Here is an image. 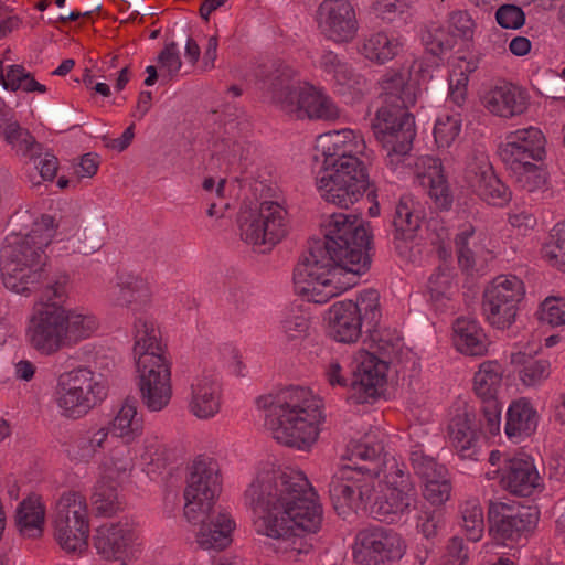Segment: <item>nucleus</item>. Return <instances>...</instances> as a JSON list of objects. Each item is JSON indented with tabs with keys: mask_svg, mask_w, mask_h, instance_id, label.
Segmentation results:
<instances>
[{
	"mask_svg": "<svg viewBox=\"0 0 565 565\" xmlns=\"http://www.w3.org/2000/svg\"><path fill=\"white\" fill-rule=\"evenodd\" d=\"M282 331L289 341L300 340L307 335L309 320L302 315H288L281 321Z\"/></svg>",
	"mask_w": 565,
	"mask_h": 565,
	"instance_id": "61",
	"label": "nucleus"
},
{
	"mask_svg": "<svg viewBox=\"0 0 565 565\" xmlns=\"http://www.w3.org/2000/svg\"><path fill=\"white\" fill-rule=\"evenodd\" d=\"M539 416L530 401L519 398L507 412L505 434L509 438L529 437L537 427Z\"/></svg>",
	"mask_w": 565,
	"mask_h": 565,
	"instance_id": "35",
	"label": "nucleus"
},
{
	"mask_svg": "<svg viewBox=\"0 0 565 565\" xmlns=\"http://www.w3.org/2000/svg\"><path fill=\"white\" fill-rule=\"evenodd\" d=\"M428 290L437 308H448L455 294L451 275L438 269L428 279Z\"/></svg>",
	"mask_w": 565,
	"mask_h": 565,
	"instance_id": "47",
	"label": "nucleus"
},
{
	"mask_svg": "<svg viewBox=\"0 0 565 565\" xmlns=\"http://www.w3.org/2000/svg\"><path fill=\"white\" fill-rule=\"evenodd\" d=\"M286 216V210L273 201L242 206L237 215L242 241L257 253L271 250L287 234Z\"/></svg>",
	"mask_w": 565,
	"mask_h": 565,
	"instance_id": "8",
	"label": "nucleus"
},
{
	"mask_svg": "<svg viewBox=\"0 0 565 565\" xmlns=\"http://www.w3.org/2000/svg\"><path fill=\"white\" fill-rule=\"evenodd\" d=\"M381 97L383 105L381 107L408 109L417 98L416 84L411 82V70L398 68L387 71L381 82Z\"/></svg>",
	"mask_w": 565,
	"mask_h": 565,
	"instance_id": "25",
	"label": "nucleus"
},
{
	"mask_svg": "<svg viewBox=\"0 0 565 565\" xmlns=\"http://www.w3.org/2000/svg\"><path fill=\"white\" fill-rule=\"evenodd\" d=\"M323 238L311 239L294 269V285L307 301L326 303L344 288L335 270L364 274L371 265L372 233L356 215L331 214L321 225Z\"/></svg>",
	"mask_w": 565,
	"mask_h": 565,
	"instance_id": "2",
	"label": "nucleus"
},
{
	"mask_svg": "<svg viewBox=\"0 0 565 565\" xmlns=\"http://www.w3.org/2000/svg\"><path fill=\"white\" fill-rule=\"evenodd\" d=\"M365 332L374 352L362 354L356 366L349 396L353 404L371 403L380 396L386 383L391 358L397 352L401 342L398 337L387 329H380L379 324L367 328Z\"/></svg>",
	"mask_w": 565,
	"mask_h": 565,
	"instance_id": "7",
	"label": "nucleus"
},
{
	"mask_svg": "<svg viewBox=\"0 0 565 565\" xmlns=\"http://www.w3.org/2000/svg\"><path fill=\"white\" fill-rule=\"evenodd\" d=\"M287 115L295 119L334 120L340 111L333 100L313 86H305L299 90L294 104H287Z\"/></svg>",
	"mask_w": 565,
	"mask_h": 565,
	"instance_id": "22",
	"label": "nucleus"
},
{
	"mask_svg": "<svg viewBox=\"0 0 565 565\" xmlns=\"http://www.w3.org/2000/svg\"><path fill=\"white\" fill-rule=\"evenodd\" d=\"M481 412L484 419V426L491 435L500 431L501 407L498 399H488L482 402Z\"/></svg>",
	"mask_w": 565,
	"mask_h": 565,
	"instance_id": "64",
	"label": "nucleus"
},
{
	"mask_svg": "<svg viewBox=\"0 0 565 565\" xmlns=\"http://www.w3.org/2000/svg\"><path fill=\"white\" fill-rule=\"evenodd\" d=\"M316 20L320 34L335 44L350 43L358 34L355 10L348 0H323Z\"/></svg>",
	"mask_w": 565,
	"mask_h": 565,
	"instance_id": "18",
	"label": "nucleus"
},
{
	"mask_svg": "<svg viewBox=\"0 0 565 565\" xmlns=\"http://www.w3.org/2000/svg\"><path fill=\"white\" fill-rule=\"evenodd\" d=\"M136 536L128 523H106L100 525L93 537L97 553L106 561L126 564Z\"/></svg>",
	"mask_w": 565,
	"mask_h": 565,
	"instance_id": "21",
	"label": "nucleus"
},
{
	"mask_svg": "<svg viewBox=\"0 0 565 565\" xmlns=\"http://www.w3.org/2000/svg\"><path fill=\"white\" fill-rule=\"evenodd\" d=\"M158 62L168 70L171 77L175 76L181 70L182 62L175 42L166 44L158 55Z\"/></svg>",
	"mask_w": 565,
	"mask_h": 565,
	"instance_id": "63",
	"label": "nucleus"
},
{
	"mask_svg": "<svg viewBox=\"0 0 565 565\" xmlns=\"http://www.w3.org/2000/svg\"><path fill=\"white\" fill-rule=\"evenodd\" d=\"M150 290L145 279L132 274L118 276L114 301L117 306L139 310L150 302Z\"/></svg>",
	"mask_w": 565,
	"mask_h": 565,
	"instance_id": "32",
	"label": "nucleus"
},
{
	"mask_svg": "<svg viewBox=\"0 0 565 565\" xmlns=\"http://www.w3.org/2000/svg\"><path fill=\"white\" fill-rule=\"evenodd\" d=\"M380 295L374 289L360 294L356 301H339L329 310L330 335L338 342L353 343L365 330L380 324Z\"/></svg>",
	"mask_w": 565,
	"mask_h": 565,
	"instance_id": "9",
	"label": "nucleus"
},
{
	"mask_svg": "<svg viewBox=\"0 0 565 565\" xmlns=\"http://www.w3.org/2000/svg\"><path fill=\"white\" fill-rule=\"evenodd\" d=\"M220 492L217 463L212 459H196L184 490V516L200 525L196 542L205 550H224L232 542L235 522L223 508L215 507Z\"/></svg>",
	"mask_w": 565,
	"mask_h": 565,
	"instance_id": "4",
	"label": "nucleus"
},
{
	"mask_svg": "<svg viewBox=\"0 0 565 565\" xmlns=\"http://www.w3.org/2000/svg\"><path fill=\"white\" fill-rule=\"evenodd\" d=\"M3 138L24 157L36 159L42 154V145L36 142L29 130L22 128L20 124H17L14 128L7 131Z\"/></svg>",
	"mask_w": 565,
	"mask_h": 565,
	"instance_id": "49",
	"label": "nucleus"
},
{
	"mask_svg": "<svg viewBox=\"0 0 565 565\" xmlns=\"http://www.w3.org/2000/svg\"><path fill=\"white\" fill-rule=\"evenodd\" d=\"M539 518L540 512L536 507L514 502H489V533L497 542L504 545L526 540L534 532Z\"/></svg>",
	"mask_w": 565,
	"mask_h": 565,
	"instance_id": "12",
	"label": "nucleus"
},
{
	"mask_svg": "<svg viewBox=\"0 0 565 565\" xmlns=\"http://www.w3.org/2000/svg\"><path fill=\"white\" fill-rule=\"evenodd\" d=\"M522 281L516 277H497L483 294V313L498 329L509 328L516 316L523 297Z\"/></svg>",
	"mask_w": 565,
	"mask_h": 565,
	"instance_id": "17",
	"label": "nucleus"
},
{
	"mask_svg": "<svg viewBox=\"0 0 565 565\" xmlns=\"http://www.w3.org/2000/svg\"><path fill=\"white\" fill-rule=\"evenodd\" d=\"M118 481L108 480L99 476L92 494V505L97 514L111 516L122 509L118 494Z\"/></svg>",
	"mask_w": 565,
	"mask_h": 565,
	"instance_id": "39",
	"label": "nucleus"
},
{
	"mask_svg": "<svg viewBox=\"0 0 565 565\" xmlns=\"http://www.w3.org/2000/svg\"><path fill=\"white\" fill-rule=\"evenodd\" d=\"M415 502L416 497L396 490L388 489V493H384L381 482L375 480V494L367 508L373 519L394 523L414 509Z\"/></svg>",
	"mask_w": 565,
	"mask_h": 565,
	"instance_id": "27",
	"label": "nucleus"
},
{
	"mask_svg": "<svg viewBox=\"0 0 565 565\" xmlns=\"http://www.w3.org/2000/svg\"><path fill=\"white\" fill-rule=\"evenodd\" d=\"M159 337L160 331L156 328L152 321L145 318H138L135 321L134 353L136 360L146 354L164 355Z\"/></svg>",
	"mask_w": 565,
	"mask_h": 565,
	"instance_id": "41",
	"label": "nucleus"
},
{
	"mask_svg": "<svg viewBox=\"0 0 565 565\" xmlns=\"http://www.w3.org/2000/svg\"><path fill=\"white\" fill-rule=\"evenodd\" d=\"M320 68L332 75L335 84L342 94L345 90H353L354 95L361 97L364 94L366 81L333 51H324L319 61Z\"/></svg>",
	"mask_w": 565,
	"mask_h": 565,
	"instance_id": "30",
	"label": "nucleus"
},
{
	"mask_svg": "<svg viewBox=\"0 0 565 565\" xmlns=\"http://www.w3.org/2000/svg\"><path fill=\"white\" fill-rule=\"evenodd\" d=\"M406 552L403 537L392 529L367 526L354 539L353 558L359 565H392Z\"/></svg>",
	"mask_w": 565,
	"mask_h": 565,
	"instance_id": "15",
	"label": "nucleus"
},
{
	"mask_svg": "<svg viewBox=\"0 0 565 565\" xmlns=\"http://www.w3.org/2000/svg\"><path fill=\"white\" fill-rule=\"evenodd\" d=\"M63 321V306L43 305L31 318L26 330L30 345L44 355L58 352L65 347Z\"/></svg>",
	"mask_w": 565,
	"mask_h": 565,
	"instance_id": "19",
	"label": "nucleus"
},
{
	"mask_svg": "<svg viewBox=\"0 0 565 565\" xmlns=\"http://www.w3.org/2000/svg\"><path fill=\"white\" fill-rule=\"evenodd\" d=\"M411 465L414 472L428 482L434 479H440L447 477V469L444 465L436 461L435 458L426 455L423 450H414L411 452Z\"/></svg>",
	"mask_w": 565,
	"mask_h": 565,
	"instance_id": "50",
	"label": "nucleus"
},
{
	"mask_svg": "<svg viewBox=\"0 0 565 565\" xmlns=\"http://www.w3.org/2000/svg\"><path fill=\"white\" fill-rule=\"evenodd\" d=\"M386 483L388 489L416 497V491L409 475L397 465L392 467V470L386 475Z\"/></svg>",
	"mask_w": 565,
	"mask_h": 565,
	"instance_id": "62",
	"label": "nucleus"
},
{
	"mask_svg": "<svg viewBox=\"0 0 565 565\" xmlns=\"http://www.w3.org/2000/svg\"><path fill=\"white\" fill-rule=\"evenodd\" d=\"M460 130V120L451 116H446L445 119L440 118L437 120L434 127V137L439 146L448 147L458 137Z\"/></svg>",
	"mask_w": 565,
	"mask_h": 565,
	"instance_id": "57",
	"label": "nucleus"
},
{
	"mask_svg": "<svg viewBox=\"0 0 565 565\" xmlns=\"http://www.w3.org/2000/svg\"><path fill=\"white\" fill-rule=\"evenodd\" d=\"M398 52L397 41L390 39L385 33H376L365 40L363 45V54L370 60L379 64L391 61Z\"/></svg>",
	"mask_w": 565,
	"mask_h": 565,
	"instance_id": "44",
	"label": "nucleus"
},
{
	"mask_svg": "<svg viewBox=\"0 0 565 565\" xmlns=\"http://www.w3.org/2000/svg\"><path fill=\"white\" fill-rule=\"evenodd\" d=\"M463 527L469 536V540L477 542L482 536L484 522L483 512L479 504L475 502H467L461 511Z\"/></svg>",
	"mask_w": 565,
	"mask_h": 565,
	"instance_id": "55",
	"label": "nucleus"
},
{
	"mask_svg": "<svg viewBox=\"0 0 565 565\" xmlns=\"http://www.w3.org/2000/svg\"><path fill=\"white\" fill-rule=\"evenodd\" d=\"M472 422V416L463 412L455 415L448 426L450 441L462 458L472 459L477 454L478 433Z\"/></svg>",
	"mask_w": 565,
	"mask_h": 565,
	"instance_id": "37",
	"label": "nucleus"
},
{
	"mask_svg": "<svg viewBox=\"0 0 565 565\" xmlns=\"http://www.w3.org/2000/svg\"><path fill=\"white\" fill-rule=\"evenodd\" d=\"M473 20L465 11H457L451 13L449 18V38H460L465 41H470L473 38Z\"/></svg>",
	"mask_w": 565,
	"mask_h": 565,
	"instance_id": "59",
	"label": "nucleus"
},
{
	"mask_svg": "<svg viewBox=\"0 0 565 565\" xmlns=\"http://www.w3.org/2000/svg\"><path fill=\"white\" fill-rule=\"evenodd\" d=\"M422 184L428 188V194L441 210H449L452 204V194L446 178L437 170L424 174Z\"/></svg>",
	"mask_w": 565,
	"mask_h": 565,
	"instance_id": "48",
	"label": "nucleus"
},
{
	"mask_svg": "<svg viewBox=\"0 0 565 565\" xmlns=\"http://www.w3.org/2000/svg\"><path fill=\"white\" fill-rule=\"evenodd\" d=\"M540 476L529 457H513L505 461L500 483L503 489L519 497H530L539 487Z\"/></svg>",
	"mask_w": 565,
	"mask_h": 565,
	"instance_id": "26",
	"label": "nucleus"
},
{
	"mask_svg": "<svg viewBox=\"0 0 565 565\" xmlns=\"http://www.w3.org/2000/svg\"><path fill=\"white\" fill-rule=\"evenodd\" d=\"M57 403L71 417H79L102 402L107 394L106 386L96 380L87 367L64 372L57 381Z\"/></svg>",
	"mask_w": 565,
	"mask_h": 565,
	"instance_id": "13",
	"label": "nucleus"
},
{
	"mask_svg": "<svg viewBox=\"0 0 565 565\" xmlns=\"http://www.w3.org/2000/svg\"><path fill=\"white\" fill-rule=\"evenodd\" d=\"M537 351L519 350L510 355V363L525 386H535L550 376L551 364L547 360L535 359Z\"/></svg>",
	"mask_w": 565,
	"mask_h": 565,
	"instance_id": "34",
	"label": "nucleus"
},
{
	"mask_svg": "<svg viewBox=\"0 0 565 565\" xmlns=\"http://www.w3.org/2000/svg\"><path fill=\"white\" fill-rule=\"evenodd\" d=\"M375 469L367 466H342L331 477L329 495L338 515L345 516L350 511L367 509L375 494Z\"/></svg>",
	"mask_w": 565,
	"mask_h": 565,
	"instance_id": "11",
	"label": "nucleus"
},
{
	"mask_svg": "<svg viewBox=\"0 0 565 565\" xmlns=\"http://www.w3.org/2000/svg\"><path fill=\"white\" fill-rule=\"evenodd\" d=\"M136 365L143 405L150 412L167 407L172 396L170 362L164 355L146 354L137 359Z\"/></svg>",
	"mask_w": 565,
	"mask_h": 565,
	"instance_id": "16",
	"label": "nucleus"
},
{
	"mask_svg": "<svg viewBox=\"0 0 565 565\" xmlns=\"http://www.w3.org/2000/svg\"><path fill=\"white\" fill-rule=\"evenodd\" d=\"M498 24L504 29L516 30L524 25L525 13L521 7L515 4H502L495 12Z\"/></svg>",
	"mask_w": 565,
	"mask_h": 565,
	"instance_id": "58",
	"label": "nucleus"
},
{
	"mask_svg": "<svg viewBox=\"0 0 565 565\" xmlns=\"http://www.w3.org/2000/svg\"><path fill=\"white\" fill-rule=\"evenodd\" d=\"M322 419L320 399L305 387L288 386L270 402L267 425L279 444L307 450L316 443Z\"/></svg>",
	"mask_w": 565,
	"mask_h": 565,
	"instance_id": "5",
	"label": "nucleus"
},
{
	"mask_svg": "<svg viewBox=\"0 0 565 565\" xmlns=\"http://www.w3.org/2000/svg\"><path fill=\"white\" fill-rule=\"evenodd\" d=\"M565 77V68L556 72L551 68L536 71L533 74V86L541 95L552 97L554 99L562 98L563 93V78Z\"/></svg>",
	"mask_w": 565,
	"mask_h": 565,
	"instance_id": "51",
	"label": "nucleus"
},
{
	"mask_svg": "<svg viewBox=\"0 0 565 565\" xmlns=\"http://www.w3.org/2000/svg\"><path fill=\"white\" fill-rule=\"evenodd\" d=\"M469 186L486 202L502 206L511 200L509 188L497 177L489 163L470 164L466 171Z\"/></svg>",
	"mask_w": 565,
	"mask_h": 565,
	"instance_id": "24",
	"label": "nucleus"
},
{
	"mask_svg": "<svg viewBox=\"0 0 565 565\" xmlns=\"http://www.w3.org/2000/svg\"><path fill=\"white\" fill-rule=\"evenodd\" d=\"M545 137L534 127L516 130L500 147L499 156L504 164L541 161L545 156Z\"/></svg>",
	"mask_w": 565,
	"mask_h": 565,
	"instance_id": "20",
	"label": "nucleus"
},
{
	"mask_svg": "<svg viewBox=\"0 0 565 565\" xmlns=\"http://www.w3.org/2000/svg\"><path fill=\"white\" fill-rule=\"evenodd\" d=\"M63 320L65 347L89 338L98 329V321L93 315L67 310L64 307Z\"/></svg>",
	"mask_w": 565,
	"mask_h": 565,
	"instance_id": "38",
	"label": "nucleus"
},
{
	"mask_svg": "<svg viewBox=\"0 0 565 565\" xmlns=\"http://www.w3.org/2000/svg\"><path fill=\"white\" fill-rule=\"evenodd\" d=\"M105 232L106 223L103 217H89L73 236V252L84 255L97 252L102 247Z\"/></svg>",
	"mask_w": 565,
	"mask_h": 565,
	"instance_id": "40",
	"label": "nucleus"
},
{
	"mask_svg": "<svg viewBox=\"0 0 565 565\" xmlns=\"http://www.w3.org/2000/svg\"><path fill=\"white\" fill-rule=\"evenodd\" d=\"M132 469V458L126 448L113 451L109 459L100 466V477L108 480L118 481Z\"/></svg>",
	"mask_w": 565,
	"mask_h": 565,
	"instance_id": "52",
	"label": "nucleus"
},
{
	"mask_svg": "<svg viewBox=\"0 0 565 565\" xmlns=\"http://www.w3.org/2000/svg\"><path fill=\"white\" fill-rule=\"evenodd\" d=\"M454 342L459 352L469 356H482L488 351L487 335L472 318L460 317L454 323Z\"/></svg>",
	"mask_w": 565,
	"mask_h": 565,
	"instance_id": "31",
	"label": "nucleus"
},
{
	"mask_svg": "<svg viewBox=\"0 0 565 565\" xmlns=\"http://www.w3.org/2000/svg\"><path fill=\"white\" fill-rule=\"evenodd\" d=\"M484 107L493 115L510 118L527 109L526 94L518 86L502 82L491 87L482 97Z\"/></svg>",
	"mask_w": 565,
	"mask_h": 565,
	"instance_id": "28",
	"label": "nucleus"
},
{
	"mask_svg": "<svg viewBox=\"0 0 565 565\" xmlns=\"http://www.w3.org/2000/svg\"><path fill=\"white\" fill-rule=\"evenodd\" d=\"M565 228L563 223H557L551 231L547 241L542 247V257L552 266L562 265L564 256Z\"/></svg>",
	"mask_w": 565,
	"mask_h": 565,
	"instance_id": "53",
	"label": "nucleus"
},
{
	"mask_svg": "<svg viewBox=\"0 0 565 565\" xmlns=\"http://www.w3.org/2000/svg\"><path fill=\"white\" fill-rule=\"evenodd\" d=\"M244 497L257 516L256 531L276 540L285 552H300L301 533H316L321 526L322 508L301 472L274 466L264 468Z\"/></svg>",
	"mask_w": 565,
	"mask_h": 565,
	"instance_id": "1",
	"label": "nucleus"
},
{
	"mask_svg": "<svg viewBox=\"0 0 565 565\" xmlns=\"http://www.w3.org/2000/svg\"><path fill=\"white\" fill-rule=\"evenodd\" d=\"M271 102L287 114V104H294L301 89L294 82V70L284 63L264 66L259 73Z\"/></svg>",
	"mask_w": 565,
	"mask_h": 565,
	"instance_id": "23",
	"label": "nucleus"
},
{
	"mask_svg": "<svg viewBox=\"0 0 565 565\" xmlns=\"http://www.w3.org/2000/svg\"><path fill=\"white\" fill-rule=\"evenodd\" d=\"M350 451L351 455L349 460L353 461L355 465L354 467L367 466L375 469L372 473L373 478L379 475V467L382 461L381 457L384 451L382 441H372L366 438L365 440L355 444Z\"/></svg>",
	"mask_w": 565,
	"mask_h": 565,
	"instance_id": "45",
	"label": "nucleus"
},
{
	"mask_svg": "<svg viewBox=\"0 0 565 565\" xmlns=\"http://www.w3.org/2000/svg\"><path fill=\"white\" fill-rule=\"evenodd\" d=\"M109 427L111 434L117 437L132 439L140 435L143 424L142 418L137 414V401L127 398Z\"/></svg>",
	"mask_w": 565,
	"mask_h": 565,
	"instance_id": "42",
	"label": "nucleus"
},
{
	"mask_svg": "<svg viewBox=\"0 0 565 565\" xmlns=\"http://www.w3.org/2000/svg\"><path fill=\"white\" fill-rule=\"evenodd\" d=\"M53 525L55 539L65 552L84 551L89 533L85 498L77 492L63 493L56 503Z\"/></svg>",
	"mask_w": 565,
	"mask_h": 565,
	"instance_id": "14",
	"label": "nucleus"
},
{
	"mask_svg": "<svg viewBox=\"0 0 565 565\" xmlns=\"http://www.w3.org/2000/svg\"><path fill=\"white\" fill-rule=\"evenodd\" d=\"M190 407L199 418L213 417L220 411V386L211 376L198 379L191 386Z\"/></svg>",
	"mask_w": 565,
	"mask_h": 565,
	"instance_id": "33",
	"label": "nucleus"
},
{
	"mask_svg": "<svg viewBox=\"0 0 565 565\" xmlns=\"http://www.w3.org/2000/svg\"><path fill=\"white\" fill-rule=\"evenodd\" d=\"M422 41L426 51L431 54L433 57H437L444 52L451 50L455 45L452 38H449L441 29H435L434 32H425L422 36Z\"/></svg>",
	"mask_w": 565,
	"mask_h": 565,
	"instance_id": "56",
	"label": "nucleus"
},
{
	"mask_svg": "<svg viewBox=\"0 0 565 565\" xmlns=\"http://www.w3.org/2000/svg\"><path fill=\"white\" fill-rule=\"evenodd\" d=\"M450 491L451 486L447 477H445L426 482L423 494L431 504L440 505L449 499Z\"/></svg>",
	"mask_w": 565,
	"mask_h": 565,
	"instance_id": "60",
	"label": "nucleus"
},
{
	"mask_svg": "<svg viewBox=\"0 0 565 565\" xmlns=\"http://www.w3.org/2000/svg\"><path fill=\"white\" fill-rule=\"evenodd\" d=\"M505 166L513 172L519 186L527 192L541 189L546 182L545 172L532 162Z\"/></svg>",
	"mask_w": 565,
	"mask_h": 565,
	"instance_id": "46",
	"label": "nucleus"
},
{
	"mask_svg": "<svg viewBox=\"0 0 565 565\" xmlns=\"http://www.w3.org/2000/svg\"><path fill=\"white\" fill-rule=\"evenodd\" d=\"M12 234L1 249L0 271L7 289L28 294L36 288L43 277L45 247L54 235V220L40 218L29 210H18L9 220Z\"/></svg>",
	"mask_w": 565,
	"mask_h": 565,
	"instance_id": "3",
	"label": "nucleus"
},
{
	"mask_svg": "<svg viewBox=\"0 0 565 565\" xmlns=\"http://www.w3.org/2000/svg\"><path fill=\"white\" fill-rule=\"evenodd\" d=\"M45 509L40 498L29 495L18 505L15 512V525L21 535L29 539H38L43 533Z\"/></svg>",
	"mask_w": 565,
	"mask_h": 565,
	"instance_id": "36",
	"label": "nucleus"
},
{
	"mask_svg": "<svg viewBox=\"0 0 565 565\" xmlns=\"http://www.w3.org/2000/svg\"><path fill=\"white\" fill-rule=\"evenodd\" d=\"M502 375L500 365L494 361H486L475 374L473 384L476 394L486 402L497 399V393L501 385Z\"/></svg>",
	"mask_w": 565,
	"mask_h": 565,
	"instance_id": "43",
	"label": "nucleus"
},
{
	"mask_svg": "<svg viewBox=\"0 0 565 565\" xmlns=\"http://www.w3.org/2000/svg\"><path fill=\"white\" fill-rule=\"evenodd\" d=\"M371 128L386 151L388 164L395 169L413 148L416 136L414 116L403 108L380 107Z\"/></svg>",
	"mask_w": 565,
	"mask_h": 565,
	"instance_id": "10",
	"label": "nucleus"
},
{
	"mask_svg": "<svg viewBox=\"0 0 565 565\" xmlns=\"http://www.w3.org/2000/svg\"><path fill=\"white\" fill-rule=\"evenodd\" d=\"M564 307L562 297L548 296L540 303L535 315L540 322L558 327L565 323Z\"/></svg>",
	"mask_w": 565,
	"mask_h": 565,
	"instance_id": "54",
	"label": "nucleus"
},
{
	"mask_svg": "<svg viewBox=\"0 0 565 565\" xmlns=\"http://www.w3.org/2000/svg\"><path fill=\"white\" fill-rule=\"evenodd\" d=\"M322 142L324 157L322 170L317 177L321 196L341 209H349L372 188L366 167L358 157L340 146V134L329 136Z\"/></svg>",
	"mask_w": 565,
	"mask_h": 565,
	"instance_id": "6",
	"label": "nucleus"
},
{
	"mask_svg": "<svg viewBox=\"0 0 565 565\" xmlns=\"http://www.w3.org/2000/svg\"><path fill=\"white\" fill-rule=\"evenodd\" d=\"M420 222L422 216L415 201L408 195H403L395 206L391 222L393 244L399 254H403L406 244L416 237Z\"/></svg>",
	"mask_w": 565,
	"mask_h": 565,
	"instance_id": "29",
	"label": "nucleus"
}]
</instances>
